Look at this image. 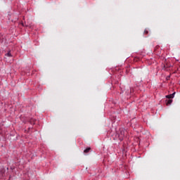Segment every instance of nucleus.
I'll return each instance as SVG.
<instances>
[{"instance_id": "3", "label": "nucleus", "mask_w": 180, "mask_h": 180, "mask_svg": "<svg viewBox=\"0 0 180 180\" xmlns=\"http://www.w3.org/2000/svg\"><path fill=\"white\" fill-rule=\"evenodd\" d=\"M6 56L7 57H12V53H11V51H8V52L6 54Z\"/></svg>"}, {"instance_id": "1", "label": "nucleus", "mask_w": 180, "mask_h": 180, "mask_svg": "<svg viewBox=\"0 0 180 180\" xmlns=\"http://www.w3.org/2000/svg\"><path fill=\"white\" fill-rule=\"evenodd\" d=\"M120 134L118 135L119 137V140H120V141H122V140H123V139H124V137H126V135L127 134V131H126V129L122 128L120 129Z\"/></svg>"}, {"instance_id": "6", "label": "nucleus", "mask_w": 180, "mask_h": 180, "mask_svg": "<svg viewBox=\"0 0 180 180\" xmlns=\"http://www.w3.org/2000/svg\"><path fill=\"white\" fill-rule=\"evenodd\" d=\"M1 34H0V40H1Z\"/></svg>"}, {"instance_id": "5", "label": "nucleus", "mask_w": 180, "mask_h": 180, "mask_svg": "<svg viewBox=\"0 0 180 180\" xmlns=\"http://www.w3.org/2000/svg\"><path fill=\"white\" fill-rule=\"evenodd\" d=\"M131 92H133V88H130V94H131Z\"/></svg>"}, {"instance_id": "4", "label": "nucleus", "mask_w": 180, "mask_h": 180, "mask_svg": "<svg viewBox=\"0 0 180 180\" xmlns=\"http://www.w3.org/2000/svg\"><path fill=\"white\" fill-rule=\"evenodd\" d=\"M144 34H148V29H146L144 30Z\"/></svg>"}, {"instance_id": "2", "label": "nucleus", "mask_w": 180, "mask_h": 180, "mask_svg": "<svg viewBox=\"0 0 180 180\" xmlns=\"http://www.w3.org/2000/svg\"><path fill=\"white\" fill-rule=\"evenodd\" d=\"M89 151H91V148H86V149L84 150V153L85 154H86V153H89Z\"/></svg>"}]
</instances>
